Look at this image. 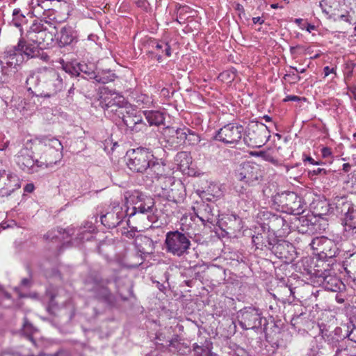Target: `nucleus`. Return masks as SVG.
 <instances>
[{
	"mask_svg": "<svg viewBox=\"0 0 356 356\" xmlns=\"http://www.w3.org/2000/svg\"><path fill=\"white\" fill-rule=\"evenodd\" d=\"M33 151L40 154V162L44 168L52 166L62 159L63 145L60 141L54 138L42 136L33 140Z\"/></svg>",
	"mask_w": 356,
	"mask_h": 356,
	"instance_id": "1",
	"label": "nucleus"
},
{
	"mask_svg": "<svg viewBox=\"0 0 356 356\" xmlns=\"http://www.w3.org/2000/svg\"><path fill=\"white\" fill-rule=\"evenodd\" d=\"M63 74L54 68H44L38 72V80L42 89L40 96L51 97L60 92L64 88Z\"/></svg>",
	"mask_w": 356,
	"mask_h": 356,
	"instance_id": "2",
	"label": "nucleus"
},
{
	"mask_svg": "<svg viewBox=\"0 0 356 356\" xmlns=\"http://www.w3.org/2000/svg\"><path fill=\"white\" fill-rule=\"evenodd\" d=\"M111 282L110 279L104 278L97 271L90 272L84 281L86 289L92 291L97 298L113 305L115 298L107 286Z\"/></svg>",
	"mask_w": 356,
	"mask_h": 356,
	"instance_id": "3",
	"label": "nucleus"
},
{
	"mask_svg": "<svg viewBox=\"0 0 356 356\" xmlns=\"http://www.w3.org/2000/svg\"><path fill=\"white\" fill-rule=\"evenodd\" d=\"M58 34V30L54 23L35 20L27 31L26 38L30 41L38 42L39 45H49L52 43L54 38Z\"/></svg>",
	"mask_w": 356,
	"mask_h": 356,
	"instance_id": "4",
	"label": "nucleus"
},
{
	"mask_svg": "<svg viewBox=\"0 0 356 356\" xmlns=\"http://www.w3.org/2000/svg\"><path fill=\"white\" fill-rule=\"evenodd\" d=\"M273 202L277 209L292 215L302 214L307 207L303 199L295 192L277 193L273 197Z\"/></svg>",
	"mask_w": 356,
	"mask_h": 356,
	"instance_id": "5",
	"label": "nucleus"
},
{
	"mask_svg": "<svg viewBox=\"0 0 356 356\" xmlns=\"http://www.w3.org/2000/svg\"><path fill=\"white\" fill-rule=\"evenodd\" d=\"M165 245L167 252L180 257L188 254L191 243L188 236L177 230L166 234Z\"/></svg>",
	"mask_w": 356,
	"mask_h": 356,
	"instance_id": "6",
	"label": "nucleus"
},
{
	"mask_svg": "<svg viewBox=\"0 0 356 356\" xmlns=\"http://www.w3.org/2000/svg\"><path fill=\"white\" fill-rule=\"evenodd\" d=\"M268 133V127L264 123L251 122L243 134V141L250 147H261L267 142Z\"/></svg>",
	"mask_w": 356,
	"mask_h": 356,
	"instance_id": "7",
	"label": "nucleus"
},
{
	"mask_svg": "<svg viewBox=\"0 0 356 356\" xmlns=\"http://www.w3.org/2000/svg\"><path fill=\"white\" fill-rule=\"evenodd\" d=\"M33 140H28L24 147H22L16 155V163L17 165L25 172L33 174L37 172L39 169L44 168L42 163L40 162V159L34 160L31 154L33 151Z\"/></svg>",
	"mask_w": 356,
	"mask_h": 356,
	"instance_id": "8",
	"label": "nucleus"
},
{
	"mask_svg": "<svg viewBox=\"0 0 356 356\" xmlns=\"http://www.w3.org/2000/svg\"><path fill=\"white\" fill-rule=\"evenodd\" d=\"M244 127L238 123H229L216 131L215 139L225 145L234 147L241 143Z\"/></svg>",
	"mask_w": 356,
	"mask_h": 356,
	"instance_id": "9",
	"label": "nucleus"
},
{
	"mask_svg": "<svg viewBox=\"0 0 356 356\" xmlns=\"http://www.w3.org/2000/svg\"><path fill=\"white\" fill-rule=\"evenodd\" d=\"M236 176L239 181L248 186H254L261 181L263 172L259 165L248 161L240 165Z\"/></svg>",
	"mask_w": 356,
	"mask_h": 356,
	"instance_id": "10",
	"label": "nucleus"
},
{
	"mask_svg": "<svg viewBox=\"0 0 356 356\" xmlns=\"http://www.w3.org/2000/svg\"><path fill=\"white\" fill-rule=\"evenodd\" d=\"M151 159H154V156L151 150L143 147L137 148L133 149L127 165L134 172L143 173L149 167Z\"/></svg>",
	"mask_w": 356,
	"mask_h": 356,
	"instance_id": "11",
	"label": "nucleus"
},
{
	"mask_svg": "<svg viewBox=\"0 0 356 356\" xmlns=\"http://www.w3.org/2000/svg\"><path fill=\"white\" fill-rule=\"evenodd\" d=\"M238 323L243 330L257 329L266 319L262 316L261 312L255 307H248L241 309L237 313Z\"/></svg>",
	"mask_w": 356,
	"mask_h": 356,
	"instance_id": "12",
	"label": "nucleus"
},
{
	"mask_svg": "<svg viewBox=\"0 0 356 356\" xmlns=\"http://www.w3.org/2000/svg\"><path fill=\"white\" fill-rule=\"evenodd\" d=\"M309 245L321 259L335 257L339 251L336 243L325 236L313 238Z\"/></svg>",
	"mask_w": 356,
	"mask_h": 356,
	"instance_id": "13",
	"label": "nucleus"
},
{
	"mask_svg": "<svg viewBox=\"0 0 356 356\" xmlns=\"http://www.w3.org/2000/svg\"><path fill=\"white\" fill-rule=\"evenodd\" d=\"M268 245V250L277 258L284 259L285 262H291L296 259V248L289 241L273 237V242H269Z\"/></svg>",
	"mask_w": 356,
	"mask_h": 356,
	"instance_id": "14",
	"label": "nucleus"
},
{
	"mask_svg": "<svg viewBox=\"0 0 356 356\" xmlns=\"http://www.w3.org/2000/svg\"><path fill=\"white\" fill-rule=\"evenodd\" d=\"M16 48L20 51L22 56H26L27 58H39L44 61H49V56L44 52L38 42H32L27 39H19Z\"/></svg>",
	"mask_w": 356,
	"mask_h": 356,
	"instance_id": "15",
	"label": "nucleus"
},
{
	"mask_svg": "<svg viewBox=\"0 0 356 356\" xmlns=\"http://www.w3.org/2000/svg\"><path fill=\"white\" fill-rule=\"evenodd\" d=\"M134 206L131 209L128 208L126 210V215L131 218L137 213L142 214L152 213L154 206V201L149 197L145 196L143 194H137L132 197Z\"/></svg>",
	"mask_w": 356,
	"mask_h": 356,
	"instance_id": "16",
	"label": "nucleus"
},
{
	"mask_svg": "<svg viewBox=\"0 0 356 356\" xmlns=\"http://www.w3.org/2000/svg\"><path fill=\"white\" fill-rule=\"evenodd\" d=\"M187 132L191 134L188 129H175L174 127H166L163 131V136L165 141L173 147L182 145L186 138Z\"/></svg>",
	"mask_w": 356,
	"mask_h": 356,
	"instance_id": "17",
	"label": "nucleus"
},
{
	"mask_svg": "<svg viewBox=\"0 0 356 356\" xmlns=\"http://www.w3.org/2000/svg\"><path fill=\"white\" fill-rule=\"evenodd\" d=\"M337 209L344 215L345 225L356 232V205L350 201H342L337 204Z\"/></svg>",
	"mask_w": 356,
	"mask_h": 356,
	"instance_id": "18",
	"label": "nucleus"
},
{
	"mask_svg": "<svg viewBox=\"0 0 356 356\" xmlns=\"http://www.w3.org/2000/svg\"><path fill=\"white\" fill-rule=\"evenodd\" d=\"M197 218L204 225L206 222L214 224L216 222L217 215L213 212V207L206 202L197 204L196 208H193Z\"/></svg>",
	"mask_w": 356,
	"mask_h": 356,
	"instance_id": "19",
	"label": "nucleus"
},
{
	"mask_svg": "<svg viewBox=\"0 0 356 356\" xmlns=\"http://www.w3.org/2000/svg\"><path fill=\"white\" fill-rule=\"evenodd\" d=\"M21 186L18 177L13 173H8L6 177L1 180L0 184V196L5 197L9 196L16 189L19 188Z\"/></svg>",
	"mask_w": 356,
	"mask_h": 356,
	"instance_id": "20",
	"label": "nucleus"
},
{
	"mask_svg": "<svg viewBox=\"0 0 356 356\" xmlns=\"http://www.w3.org/2000/svg\"><path fill=\"white\" fill-rule=\"evenodd\" d=\"M24 60V57L20 51L17 50L15 46L6 50L4 53L3 60H1L6 70L8 72V69H16Z\"/></svg>",
	"mask_w": 356,
	"mask_h": 356,
	"instance_id": "21",
	"label": "nucleus"
},
{
	"mask_svg": "<svg viewBox=\"0 0 356 356\" xmlns=\"http://www.w3.org/2000/svg\"><path fill=\"white\" fill-rule=\"evenodd\" d=\"M319 278L322 286L327 291L337 292L345 288L343 283L336 275L323 273L319 275Z\"/></svg>",
	"mask_w": 356,
	"mask_h": 356,
	"instance_id": "22",
	"label": "nucleus"
},
{
	"mask_svg": "<svg viewBox=\"0 0 356 356\" xmlns=\"http://www.w3.org/2000/svg\"><path fill=\"white\" fill-rule=\"evenodd\" d=\"M152 179H159L167 175L165 163L154 156V159H151L149 167L145 172Z\"/></svg>",
	"mask_w": 356,
	"mask_h": 356,
	"instance_id": "23",
	"label": "nucleus"
},
{
	"mask_svg": "<svg viewBox=\"0 0 356 356\" xmlns=\"http://www.w3.org/2000/svg\"><path fill=\"white\" fill-rule=\"evenodd\" d=\"M127 216L123 211H111L101 216V222L108 228H115L122 221L124 216Z\"/></svg>",
	"mask_w": 356,
	"mask_h": 356,
	"instance_id": "24",
	"label": "nucleus"
},
{
	"mask_svg": "<svg viewBox=\"0 0 356 356\" xmlns=\"http://www.w3.org/2000/svg\"><path fill=\"white\" fill-rule=\"evenodd\" d=\"M135 245L138 251L143 254H151L154 250V241L145 235H138L135 239Z\"/></svg>",
	"mask_w": 356,
	"mask_h": 356,
	"instance_id": "25",
	"label": "nucleus"
},
{
	"mask_svg": "<svg viewBox=\"0 0 356 356\" xmlns=\"http://www.w3.org/2000/svg\"><path fill=\"white\" fill-rule=\"evenodd\" d=\"M57 35V40L60 47L70 44L76 38V32L71 26L63 27Z\"/></svg>",
	"mask_w": 356,
	"mask_h": 356,
	"instance_id": "26",
	"label": "nucleus"
},
{
	"mask_svg": "<svg viewBox=\"0 0 356 356\" xmlns=\"http://www.w3.org/2000/svg\"><path fill=\"white\" fill-rule=\"evenodd\" d=\"M127 104L128 102L125 98L119 94H113L111 97H106L100 102V105L105 106V107L126 108Z\"/></svg>",
	"mask_w": 356,
	"mask_h": 356,
	"instance_id": "27",
	"label": "nucleus"
},
{
	"mask_svg": "<svg viewBox=\"0 0 356 356\" xmlns=\"http://www.w3.org/2000/svg\"><path fill=\"white\" fill-rule=\"evenodd\" d=\"M269 227L273 231L276 232L285 233L289 228V224L286 220L280 216L273 215L269 218Z\"/></svg>",
	"mask_w": 356,
	"mask_h": 356,
	"instance_id": "28",
	"label": "nucleus"
},
{
	"mask_svg": "<svg viewBox=\"0 0 356 356\" xmlns=\"http://www.w3.org/2000/svg\"><path fill=\"white\" fill-rule=\"evenodd\" d=\"M75 229L74 227L67 228V229H63L62 228H58L56 230H51L47 233L44 236L47 239L54 241L56 239L65 240L70 236L74 235L75 233Z\"/></svg>",
	"mask_w": 356,
	"mask_h": 356,
	"instance_id": "29",
	"label": "nucleus"
},
{
	"mask_svg": "<svg viewBox=\"0 0 356 356\" xmlns=\"http://www.w3.org/2000/svg\"><path fill=\"white\" fill-rule=\"evenodd\" d=\"M315 223L308 216H300L296 220L298 231L302 234L311 233L315 229Z\"/></svg>",
	"mask_w": 356,
	"mask_h": 356,
	"instance_id": "30",
	"label": "nucleus"
},
{
	"mask_svg": "<svg viewBox=\"0 0 356 356\" xmlns=\"http://www.w3.org/2000/svg\"><path fill=\"white\" fill-rule=\"evenodd\" d=\"M144 114L150 126H159L163 124L165 121V117L163 113L160 111H145Z\"/></svg>",
	"mask_w": 356,
	"mask_h": 356,
	"instance_id": "31",
	"label": "nucleus"
},
{
	"mask_svg": "<svg viewBox=\"0 0 356 356\" xmlns=\"http://www.w3.org/2000/svg\"><path fill=\"white\" fill-rule=\"evenodd\" d=\"M222 226H225L226 229L235 231L240 229L241 219L235 215L227 216L220 220Z\"/></svg>",
	"mask_w": 356,
	"mask_h": 356,
	"instance_id": "32",
	"label": "nucleus"
},
{
	"mask_svg": "<svg viewBox=\"0 0 356 356\" xmlns=\"http://www.w3.org/2000/svg\"><path fill=\"white\" fill-rule=\"evenodd\" d=\"M133 110L129 108L125 111L126 114L122 115V119L124 125L130 130L137 122H140V115L134 114Z\"/></svg>",
	"mask_w": 356,
	"mask_h": 356,
	"instance_id": "33",
	"label": "nucleus"
},
{
	"mask_svg": "<svg viewBox=\"0 0 356 356\" xmlns=\"http://www.w3.org/2000/svg\"><path fill=\"white\" fill-rule=\"evenodd\" d=\"M116 78V75L111 70H102L95 74L94 79L99 83L106 84L113 81Z\"/></svg>",
	"mask_w": 356,
	"mask_h": 356,
	"instance_id": "34",
	"label": "nucleus"
},
{
	"mask_svg": "<svg viewBox=\"0 0 356 356\" xmlns=\"http://www.w3.org/2000/svg\"><path fill=\"white\" fill-rule=\"evenodd\" d=\"M330 207L325 201L318 202L314 207L313 214L319 218H323L330 212Z\"/></svg>",
	"mask_w": 356,
	"mask_h": 356,
	"instance_id": "35",
	"label": "nucleus"
},
{
	"mask_svg": "<svg viewBox=\"0 0 356 356\" xmlns=\"http://www.w3.org/2000/svg\"><path fill=\"white\" fill-rule=\"evenodd\" d=\"M252 242L255 245L257 249L264 250V248H266L268 250L269 242H273V237H264L262 234H257L252 237Z\"/></svg>",
	"mask_w": 356,
	"mask_h": 356,
	"instance_id": "36",
	"label": "nucleus"
},
{
	"mask_svg": "<svg viewBox=\"0 0 356 356\" xmlns=\"http://www.w3.org/2000/svg\"><path fill=\"white\" fill-rule=\"evenodd\" d=\"M175 161L178 163L180 168H187L191 162V157L186 152H180L177 154Z\"/></svg>",
	"mask_w": 356,
	"mask_h": 356,
	"instance_id": "37",
	"label": "nucleus"
},
{
	"mask_svg": "<svg viewBox=\"0 0 356 356\" xmlns=\"http://www.w3.org/2000/svg\"><path fill=\"white\" fill-rule=\"evenodd\" d=\"M79 63H76L75 64L72 63H64L63 64V69L66 73L71 74L72 76H79V70L78 69Z\"/></svg>",
	"mask_w": 356,
	"mask_h": 356,
	"instance_id": "38",
	"label": "nucleus"
},
{
	"mask_svg": "<svg viewBox=\"0 0 356 356\" xmlns=\"http://www.w3.org/2000/svg\"><path fill=\"white\" fill-rule=\"evenodd\" d=\"M79 70V74L83 73L86 74L88 79H93L95 76V72L92 67L88 66L86 63H79V67H78Z\"/></svg>",
	"mask_w": 356,
	"mask_h": 356,
	"instance_id": "39",
	"label": "nucleus"
},
{
	"mask_svg": "<svg viewBox=\"0 0 356 356\" xmlns=\"http://www.w3.org/2000/svg\"><path fill=\"white\" fill-rule=\"evenodd\" d=\"M13 18L11 24L19 28L21 26L22 22L24 20L25 17L20 13V10L15 9L13 13Z\"/></svg>",
	"mask_w": 356,
	"mask_h": 356,
	"instance_id": "40",
	"label": "nucleus"
},
{
	"mask_svg": "<svg viewBox=\"0 0 356 356\" xmlns=\"http://www.w3.org/2000/svg\"><path fill=\"white\" fill-rule=\"evenodd\" d=\"M136 102L138 106L141 104L143 105V107H149L150 104L152 103L151 97L145 94H140L136 97Z\"/></svg>",
	"mask_w": 356,
	"mask_h": 356,
	"instance_id": "41",
	"label": "nucleus"
},
{
	"mask_svg": "<svg viewBox=\"0 0 356 356\" xmlns=\"http://www.w3.org/2000/svg\"><path fill=\"white\" fill-rule=\"evenodd\" d=\"M102 108H103L105 111H108V113H113L116 115H118L119 118H121L122 115L124 114V110H127L129 108L126 106V108H117V107H105V106H101Z\"/></svg>",
	"mask_w": 356,
	"mask_h": 356,
	"instance_id": "42",
	"label": "nucleus"
},
{
	"mask_svg": "<svg viewBox=\"0 0 356 356\" xmlns=\"http://www.w3.org/2000/svg\"><path fill=\"white\" fill-rule=\"evenodd\" d=\"M8 72L2 61H0V87L8 81Z\"/></svg>",
	"mask_w": 356,
	"mask_h": 356,
	"instance_id": "43",
	"label": "nucleus"
},
{
	"mask_svg": "<svg viewBox=\"0 0 356 356\" xmlns=\"http://www.w3.org/2000/svg\"><path fill=\"white\" fill-rule=\"evenodd\" d=\"M193 350L197 356H210V350L208 348H204L199 346H195L193 348Z\"/></svg>",
	"mask_w": 356,
	"mask_h": 356,
	"instance_id": "44",
	"label": "nucleus"
},
{
	"mask_svg": "<svg viewBox=\"0 0 356 356\" xmlns=\"http://www.w3.org/2000/svg\"><path fill=\"white\" fill-rule=\"evenodd\" d=\"M146 127L145 123L143 121L142 118H140V122H137L134 127H131L130 131L132 133H138L143 130Z\"/></svg>",
	"mask_w": 356,
	"mask_h": 356,
	"instance_id": "45",
	"label": "nucleus"
},
{
	"mask_svg": "<svg viewBox=\"0 0 356 356\" xmlns=\"http://www.w3.org/2000/svg\"><path fill=\"white\" fill-rule=\"evenodd\" d=\"M34 330L35 329L33 325L28 321H25L23 326L24 332L30 336L33 333Z\"/></svg>",
	"mask_w": 356,
	"mask_h": 356,
	"instance_id": "46",
	"label": "nucleus"
},
{
	"mask_svg": "<svg viewBox=\"0 0 356 356\" xmlns=\"http://www.w3.org/2000/svg\"><path fill=\"white\" fill-rule=\"evenodd\" d=\"M241 195L242 196V199L248 202H252L254 199L252 190H249L246 192L241 191Z\"/></svg>",
	"mask_w": 356,
	"mask_h": 356,
	"instance_id": "47",
	"label": "nucleus"
},
{
	"mask_svg": "<svg viewBox=\"0 0 356 356\" xmlns=\"http://www.w3.org/2000/svg\"><path fill=\"white\" fill-rule=\"evenodd\" d=\"M213 189H211V186H209L207 190L208 194H211L213 197H218L221 195V191L220 188L216 185L213 186Z\"/></svg>",
	"mask_w": 356,
	"mask_h": 356,
	"instance_id": "48",
	"label": "nucleus"
},
{
	"mask_svg": "<svg viewBox=\"0 0 356 356\" xmlns=\"http://www.w3.org/2000/svg\"><path fill=\"white\" fill-rule=\"evenodd\" d=\"M321 155H322L323 158H324V159L331 157L332 155V151L331 148H330L328 147H323L321 149Z\"/></svg>",
	"mask_w": 356,
	"mask_h": 356,
	"instance_id": "49",
	"label": "nucleus"
},
{
	"mask_svg": "<svg viewBox=\"0 0 356 356\" xmlns=\"http://www.w3.org/2000/svg\"><path fill=\"white\" fill-rule=\"evenodd\" d=\"M326 173H327V171L324 168H318L316 169L309 171V175L311 176L325 175H326Z\"/></svg>",
	"mask_w": 356,
	"mask_h": 356,
	"instance_id": "50",
	"label": "nucleus"
},
{
	"mask_svg": "<svg viewBox=\"0 0 356 356\" xmlns=\"http://www.w3.org/2000/svg\"><path fill=\"white\" fill-rule=\"evenodd\" d=\"M81 229H79V233L77 234V238L80 241H83L85 239V236H86V240L89 239V236H90V234L88 232L83 231L81 232Z\"/></svg>",
	"mask_w": 356,
	"mask_h": 356,
	"instance_id": "51",
	"label": "nucleus"
},
{
	"mask_svg": "<svg viewBox=\"0 0 356 356\" xmlns=\"http://www.w3.org/2000/svg\"><path fill=\"white\" fill-rule=\"evenodd\" d=\"M287 78H290L293 83H296L301 79V77L295 73L285 74L284 79H286Z\"/></svg>",
	"mask_w": 356,
	"mask_h": 356,
	"instance_id": "52",
	"label": "nucleus"
},
{
	"mask_svg": "<svg viewBox=\"0 0 356 356\" xmlns=\"http://www.w3.org/2000/svg\"><path fill=\"white\" fill-rule=\"evenodd\" d=\"M136 230L134 228L131 229L130 230H127V232H124L122 233L123 235L127 236L129 238H134L137 236H136Z\"/></svg>",
	"mask_w": 356,
	"mask_h": 356,
	"instance_id": "53",
	"label": "nucleus"
},
{
	"mask_svg": "<svg viewBox=\"0 0 356 356\" xmlns=\"http://www.w3.org/2000/svg\"><path fill=\"white\" fill-rule=\"evenodd\" d=\"M300 99H301V98L298 96L288 95L283 99V102H289V101L299 102V101H300Z\"/></svg>",
	"mask_w": 356,
	"mask_h": 356,
	"instance_id": "54",
	"label": "nucleus"
},
{
	"mask_svg": "<svg viewBox=\"0 0 356 356\" xmlns=\"http://www.w3.org/2000/svg\"><path fill=\"white\" fill-rule=\"evenodd\" d=\"M323 72H324L325 76H327L331 73L334 74L335 75H337L335 68H330L329 66H325L323 68Z\"/></svg>",
	"mask_w": 356,
	"mask_h": 356,
	"instance_id": "55",
	"label": "nucleus"
},
{
	"mask_svg": "<svg viewBox=\"0 0 356 356\" xmlns=\"http://www.w3.org/2000/svg\"><path fill=\"white\" fill-rule=\"evenodd\" d=\"M347 350H348L347 346H343L341 344H339L334 356H339L340 353H341L342 351H346Z\"/></svg>",
	"mask_w": 356,
	"mask_h": 356,
	"instance_id": "56",
	"label": "nucleus"
},
{
	"mask_svg": "<svg viewBox=\"0 0 356 356\" xmlns=\"http://www.w3.org/2000/svg\"><path fill=\"white\" fill-rule=\"evenodd\" d=\"M235 10L238 12V15L245 14V9L243 6L240 3H236L235 6Z\"/></svg>",
	"mask_w": 356,
	"mask_h": 356,
	"instance_id": "57",
	"label": "nucleus"
},
{
	"mask_svg": "<svg viewBox=\"0 0 356 356\" xmlns=\"http://www.w3.org/2000/svg\"><path fill=\"white\" fill-rule=\"evenodd\" d=\"M67 314H69V319H72L75 314V309L74 305H69V312H67Z\"/></svg>",
	"mask_w": 356,
	"mask_h": 356,
	"instance_id": "58",
	"label": "nucleus"
},
{
	"mask_svg": "<svg viewBox=\"0 0 356 356\" xmlns=\"http://www.w3.org/2000/svg\"><path fill=\"white\" fill-rule=\"evenodd\" d=\"M163 48H164L165 54L168 57L170 56H171L170 46L168 43H165Z\"/></svg>",
	"mask_w": 356,
	"mask_h": 356,
	"instance_id": "59",
	"label": "nucleus"
},
{
	"mask_svg": "<svg viewBox=\"0 0 356 356\" xmlns=\"http://www.w3.org/2000/svg\"><path fill=\"white\" fill-rule=\"evenodd\" d=\"M34 189V186L32 184H28L24 188V191L28 193H31Z\"/></svg>",
	"mask_w": 356,
	"mask_h": 356,
	"instance_id": "60",
	"label": "nucleus"
},
{
	"mask_svg": "<svg viewBox=\"0 0 356 356\" xmlns=\"http://www.w3.org/2000/svg\"><path fill=\"white\" fill-rule=\"evenodd\" d=\"M305 161H309L311 164L313 165H319L320 163L315 161L314 159H312L311 156H307Z\"/></svg>",
	"mask_w": 356,
	"mask_h": 356,
	"instance_id": "61",
	"label": "nucleus"
},
{
	"mask_svg": "<svg viewBox=\"0 0 356 356\" xmlns=\"http://www.w3.org/2000/svg\"><path fill=\"white\" fill-rule=\"evenodd\" d=\"M304 47L301 45H297L296 47H291L290 51L291 54H295L296 49H303Z\"/></svg>",
	"mask_w": 356,
	"mask_h": 356,
	"instance_id": "62",
	"label": "nucleus"
},
{
	"mask_svg": "<svg viewBox=\"0 0 356 356\" xmlns=\"http://www.w3.org/2000/svg\"><path fill=\"white\" fill-rule=\"evenodd\" d=\"M351 165L348 163H346L343 165V170L345 172H348L350 170Z\"/></svg>",
	"mask_w": 356,
	"mask_h": 356,
	"instance_id": "63",
	"label": "nucleus"
},
{
	"mask_svg": "<svg viewBox=\"0 0 356 356\" xmlns=\"http://www.w3.org/2000/svg\"><path fill=\"white\" fill-rule=\"evenodd\" d=\"M252 21H253L254 24L259 23L260 24H262L264 22V21L263 19H261V17H253Z\"/></svg>",
	"mask_w": 356,
	"mask_h": 356,
	"instance_id": "64",
	"label": "nucleus"
}]
</instances>
